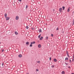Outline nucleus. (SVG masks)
Masks as SVG:
<instances>
[{
  "instance_id": "f257e3e1",
  "label": "nucleus",
  "mask_w": 74,
  "mask_h": 74,
  "mask_svg": "<svg viewBox=\"0 0 74 74\" xmlns=\"http://www.w3.org/2000/svg\"><path fill=\"white\" fill-rule=\"evenodd\" d=\"M66 54L67 55V56L69 58L70 56H69V52H68V51H66Z\"/></svg>"
},
{
  "instance_id": "f03ea898",
  "label": "nucleus",
  "mask_w": 74,
  "mask_h": 74,
  "mask_svg": "<svg viewBox=\"0 0 74 74\" xmlns=\"http://www.w3.org/2000/svg\"><path fill=\"white\" fill-rule=\"evenodd\" d=\"M62 8H60L59 9V11L60 12H62Z\"/></svg>"
},
{
  "instance_id": "7ed1b4c3",
  "label": "nucleus",
  "mask_w": 74,
  "mask_h": 74,
  "mask_svg": "<svg viewBox=\"0 0 74 74\" xmlns=\"http://www.w3.org/2000/svg\"><path fill=\"white\" fill-rule=\"evenodd\" d=\"M18 19H19V16H16V20H18Z\"/></svg>"
},
{
  "instance_id": "20e7f679",
  "label": "nucleus",
  "mask_w": 74,
  "mask_h": 74,
  "mask_svg": "<svg viewBox=\"0 0 74 74\" xmlns=\"http://www.w3.org/2000/svg\"><path fill=\"white\" fill-rule=\"evenodd\" d=\"M41 45H40V44H39V45H38V48H41Z\"/></svg>"
},
{
  "instance_id": "39448f33",
  "label": "nucleus",
  "mask_w": 74,
  "mask_h": 74,
  "mask_svg": "<svg viewBox=\"0 0 74 74\" xmlns=\"http://www.w3.org/2000/svg\"><path fill=\"white\" fill-rule=\"evenodd\" d=\"M6 21H8V20H9V19H10V17H6Z\"/></svg>"
},
{
  "instance_id": "423d86ee",
  "label": "nucleus",
  "mask_w": 74,
  "mask_h": 74,
  "mask_svg": "<svg viewBox=\"0 0 74 74\" xmlns=\"http://www.w3.org/2000/svg\"><path fill=\"white\" fill-rule=\"evenodd\" d=\"M53 61L55 62H57V60L56 58H54V59Z\"/></svg>"
},
{
  "instance_id": "0eeeda50",
  "label": "nucleus",
  "mask_w": 74,
  "mask_h": 74,
  "mask_svg": "<svg viewBox=\"0 0 74 74\" xmlns=\"http://www.w3.org/2000/svg\"><path fill=\"white\" fill-rule=\"evenodd\" d=\"M22 56L21 54H19L18 55L19 58H22Z\"/></svg>"
},
{
  "instance_id": "6e6552de",
  "label": "nucleus",
  "mask_w": 74,
  "mask_h": 74,
  "mask_svg": "<svg viewBox=\"0 0 74 74\" xmlns=\"http://www.w3.org/2000/svg\"><path fill=\"white\" fill-rule=\"evenodd\" d=\"M35 43H36V42H35V41H34L33 42H31V44H35Z\"/></svg>"
},
{
  "instance_id": "1a4fd4ad",
  "label": "nucleus",
  "mask_w": 74,
  "mask_h": 74,
  "mask_svg": "<svg viewBox=\"0 0 74 74\" xmlns=\"http://www.w3.org/2000/svg\"><path fill=\"white\" fill-rule=\"evenodd\" d=\"M7 14L6 13L5 14V18H7Z\"/></svg>"
},
{
  "instance_id": "9d476101",
  "label": "nucleus",
  "mask_w": 74,
  "mask_h": 74,
  "mask_svg": "<svg viewBox=\"0 0 74 74\" xmlns=\"http://www.w3.org/2000/svg\"><path fill=\"white\" fill-rule=\"evenodd\" d=\"M15 34H16V35H18V32H15Z\"/></svg>"
},
{
  "instance_id": "9b49d317",
  "label": "nucleus",
  "mask_w": 74,
  "mask_h": 74,
  "mask_svg": "<svg viewBox=\"0 0 74 74\" xmlns=\"http://www.w3.org/2000/svg\"><path fill=\"white\" fill-rule=\"evenodd\" d=\"M39 32H40V33H41V32H42V31H41V29H40L39 30Z\"/></svg>"
},
{
  "instance_id": "f8f14e48",
  "label": "nucleus",
  "mask_w": 74,
  "mask_h": 74,
  "mask_svg": "<svg viewBox=\"0 0 74 74\" xmlns=\"http://www.w3.org/2000/svg\"><path fill=\"white\" fill-rule=\"evenodd\" d=\"M65 60H69V58H66L65 59Z\"/></svg>"
},
{
  "instance_id": "ddd939ff",
  "label": "nucleus",
  "mask_w": 74,
  "mask_h": 74,
  "mask_svg": "<svg viewBox=\"0 0 74 74\" xmlns=\"http://www.w3.org/2000/svg\"><path fill=\"white\" fill-rule=\"evenodd\" d=\"M42 38H43V37L41 36V38H40V40H42Z\"/></svg>"
},
{
  "instance_id": "4468645a",
  "label": "nucleus",
  "mask_w": 74,
  "mask_h": 74,
  "mask_svg": "<svg viewBox=\"0 0 74 74\" xmlns=\"http://www.w3.org/2000/svg\"><path fill=\"white\" fill-rule=\"evenodd\" d=\"M2 66L3 67L4 66V63H2Z\"/></svg>"
},
{
  "instance_id": "2eb2a0df",
  "label": "nucleus",
  "mask_w": 74,
  "mask_h": 74,
  "mask_svg": "<svg viewBox=\"0 0 74 74\" xmlns=\"http://www.w3.org/2000/svg\"><path fill=\"white\" fill-rule=\"evenodd\" d=\"M62 8H63V10H64V9L65 8V7H64V6H63V7H62Z\"/></svg>"
},
{
  "instance_id": "dca6fc26",
  "label": "nucleus",
  "mask_w": 74,
  "mask_h": 74,
  "mask_svg": "<svg viewBox=\"0 0 74 74\" xmlns=\"http://www.w3.org/2000/svg\"><path fill=\"white\" fill-rule=\"evenodd\" d=\"M26 44L27 45H28V44H29V42H26Z\"/></svg>"
},
{
  "instance_id": "f3484780",
  "label": "nucleus",
  "mask_w": 74,
  "mask_h": 74,
  "mask_svg": "<svg viewBox=\"0 0 74 74\" xmlns=\"http://www.w3.org/2000/svg\"><path fill=\"white\" fill-rule=\"evenodd\" d=\"M62 74H64V71H62Z\"/></svg>"
},
{
  "instance_id": "a211bd4d",
  "label": "nucleus",
  "mask_w": 74,
  "mask_h": 74,
  "mask_svg": "<svg viewBox=\"0 0 74 74\" xmlns=\"http://www.w3.org/2000/svg\"><path fill=\"white\" fill-rule=\"evenodd\" d=\"M73 58L72 60H73H73H74V54L73 55Z\"/></svg>"
},
{
  "instance_id": "6ab92c4d",
  "label": "nucleus",
  "mask_w": 74,
  "mask_h": 74,
  "mask_svg": "<svg viewBox=\"0 0 74 74\" xmlns=\"http://www.w3.org/2000/svg\"><path fill=\"white\" fill-rule=\"evenodd\" d=\"M26 28L27 29H29V27L28 26H26Z\"/></svg>"
},
{
  "instance_id": "aec40b11",
  "label": "nucleus",
  "mask_w": 74,
  "mask_h": 74,
  "mask_svg": "<svg viewBox=\"0 0 74 74\" xmlns=\"http://www.w3.org/2000/svg\"><path fill=\"white\" fill-rule=\"evenodd\" d=\"M32 44H31V45H29L30 47H32Z\"/></svg>"
},
{
  "instance_id": "412c9836",
  "label": "nucleus",
  "mask_w": 74,
  "mask_h": 74,
  "mask_svg": "<svg viewBox=\"0 0 74 74\" xmlns=\"http://www.w3.org/2000/svg\"><path fill=\"white\" fill-rule=\"evenodd\" d=\"M28 7V6L27 5H26L25 7L26 9H27V8Z\"/></svg>"
},
{
  "instance_id": "4be33fe9",
  "label": "nucleus",
  "mask_w": 74,
  "mask_h": 74,
  "mask_svg": "<svg viewBox=\"0 0 74 74\" xmlns=\"http://www.w3.org/2000/svg\"><path fill=\"white\" fill-rule=\"evenodd\" d=\"M54 67H55V66H54V65H52L51 66V67L52 68H54Z\"/></svg>"
},
{
  "instance_id": "5701e85b",
  "label": "nucleus",
  "mask_w": 74,
  "mask_h": 74,
  "mask_svg": "<svg viewBox=\"0 0 74 74\" xmlns=\"http://www.w3.org/2000/svg\"><path fill=\"white\" fill-rule=\"evenodd\" d=\"M70 11V9L69 8H68V9L67 10V12H69Z\"/></svg>"
},
{
  "instance_id": "b1692460",
  "label": "nucleus",
  "mask_w": 74,
  "mask_h": 74,
  "mask_svg": "<svg viewBox=\"0 0 74 74\" xmlns=\"http://www.w3.org/2000/svg\"><path fill=\"white\" fill-rule=\"evenodd\" d=\"M41 36V34H40L38 36V38H40V36Z\"/></svg>"
},
{
  "instance_id": "393cba45",
  "label": "nucleus",
  "mask_w": 74,
  "mask_h": 74,
  "mask_svg": "<svg viewBox=\"0 0 74 74\" xmlns=\"http://www.w3.org/2000/svg\"><path fill=\"white\" fill-rule=\"evenodd\" d=\"M65 64H66V66H67V64H68L66 63V62L65 63Z\"/></svg>"
},
{
  "instance_id": "a878e982",
  "label": "nucleus",
  "mask_w": 74,
  "mask_h": 74,
  "mask_svg": "<svg viewBox=\"0 0 74 74\" xmlns=\"http://www.w3.org/2000/svg\"><path fill=\"white\" fill-rule=\"evenodd\" d=\"M32 30H34V28H32Z\"/></svg>"
},
{
  "instance_id": "bb28decb",
  "label": "nucleus",
  "mask_w": 74,
  "mask_h": 74,
  "mask_svg": "<svg viewBox=\"0 0 74 74\" xmlns=\"http://www.w3.org/2000/svg\"><path fill=\"white\" fill-rule=\"evenodd\" d=\"M46 40H48V37H47L46 38Z\"/></svg>"
},
{
  "instance_id": "cd10ccee",
  "label": "nucleus",
  "mask_w": 74,
  "mask_h": 74,
  "mask_svg": "<svg viewBox=\"0 0 74 74\" xmlns=\"http://www.w3.org/2000/svg\"><path fill=\"white\" fill-rule=\"evenodd\" d=\"M74 24V20H73V23L72 24V25H73Z\"/></svg>"
},
{
  "instance_id": "c85d7f7f",
  "label": "nucleus",
  "mask_w": 74,
  "mask_h": 74,
  "mask_svg": "<svg viewBox=\"0 0 74 74\" xmlns=\"http://www.w3.org/2000/svg\"><path fill=\"white\" fill-rule=\"evenodd\" d=\"M40 61H37V63H40Z\"/></svg>"
},
{
  "instance_id": "c756f323",
  "label": "nucleus",
  "mask_w": 74,
  "mask_h": 74,
  "mask_svg": "<svg viewBox=\"0 0 74 74\" xmlns=\"http://www.w3.org/2000/svg\"><path fill=\"white\" fill-rule=\"evenodd\" d=\"M59 30V28H58V27L56 29V30Z\"/></svg>"
},
{
  "instance_id": "7c9ffc66",
  "label": "nucleus",
  "mask_w": 74,
  "mask_h": 74,
  "mask_svg": "<svg viewBox=\"0 0 74 74\" xmlns=\"http://www.w3.org/2000/svg\"><path fill=\"white\" fill-rule=\"evenodd\" d=\"M4 50L3 49L2 50V52H4Z\"/></svg>"
},
{
  "instance_id": "2f4dec72",
  "label": "nucleus",
  "mask_w": 74,
  "mask_h": 74,
  "mask_svg": "<svg viewBox=\"0 0 74 74\" xmlns=\"http://www.w3.org/2000/svg\"><path fill=\"white\" fill-rule=\"evenodd\" d=\"M18 1H20V2H21V1H22V0H18Z\"/></svg>"
},
{
  "instance_id": "473e14b6",
  "label": "nucleus",
  "mask_w": 74,
  "mask_h": 74,
  "mask_svg": "<svg viewBox=\"0 0 74 74\" xmlns=\"http://www.w3.org/2000/svg\"><path fill=\"white\" fill-rule=\"evenodd\" d=\"M51 36H52V37H53V34H52L51 35Z\"/></svg>"
},
{
  "instance_id": "72a5a7b5",
  "label": "nucleus",
  "mask_w": 74,
  "mask_h": 74,
  "mask_svg": "<svg viewBox=\"0 0 74 74\" xmlns=\"http://www.w3.org/2000/svg\"><path fill=\"white\" fill-rule=\"evenodd\" d=\"M49 60H51V57H50Z\"/></svg>"
},
{
  "instance_id": "f704fd0d",
  "label": "nucleus",
  "mask_w": 74,
  "mask_h": 74,
  "mask_svg": "<svg viewBox=\"0 0 74 74\" xmlns=\"http://www.w3.org/2000/svg\"><path fill=\"white\" fill-rule=\"evenodd\" d=\"M36 71H38V69H36Z\"/></svg>"
},
{
  "instance_id": "c9c22d12",
  "label": "nucleus",
  "mask_w": 74,
  "mask_h": 74,
  "mask_svg": "<svg viewBox=\"0 0 74 74\" xmlns=\"http://www.w3.org/2000/svg\"><path fill=\"white\" fill-rule=\"evenodd\" d=\"M68 68H69V69H70L71 68L70 66H68Z\"/></svg>"
},
{
  "instance_id": "e433bc0d",
  "label": "nucleus",
  "mask_w": 74,
  "mask_h": 74,
  "mask_svg": "<svg viewBox=\"0 0 74 74\" xmlns=\"http://www.w3.org/2000/svg\"><path fill=\"white\" fill-rule=\"evenodd\" d=\"M69 60H70V62H71V59H70Z\"/></svg>"
},
{
  "instance_id": "4c0bfd02",
  "label": "nucleus",
  "mask_w": 74,
  "mask_h": 74,
  "mask_svg": "<svg viewBox=\"0 0 74 74\" xmlns=\"http://www.w3.org/2000/svg\"><path fill=\"white\" fill-rule=\"evenodd\" d=\"M18 51V49L16 50V51Z\"/></svg>"
},
{
  "instance_id": "58836bf2",
  "label": "nucleus",
  "mask_w": 74,
  "mask_h": 74,
  "mask_svg": "<svg viewBox=\"0 0 74 74\" xmlns=\"http://www.w3.org/2000/svg\"><path fill=\"white\" fill-rule=\"evenodd\" d=\"M71 74H74V73H71Z\"/></svg>"
},
{
  "instance_id": "ea45409f",
  "label": "nucleus",
  "mask_w": 74,
  "mask_h": 74,
  "mask_svg": "<svg viewBox=\"0 0 74 74\" xmlns=\"http://www.w3.org/2000/svg\"><path fill=\"white\" fill-rule=\"evenodd\" d=\"M26 74H29V73H26Z\"/></svg>"
},
{
  "instance_id": "a19ab883",
  "label": "nucleus",
  "mask_w": 74,
  "mask_h": 74,
  "mask_svg": "<svg viewBox=\"0 0 74 74\" xmlns=\"http://www.w3.org/2000/svg\"><path fill=\"white\" fill-rule=\"evenodd\" d=\"M1 44V42H0V44Z\"/></svg>"
}]
</instances>
